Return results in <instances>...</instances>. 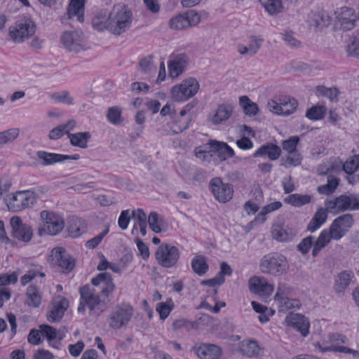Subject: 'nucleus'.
Returning a JSON list of instances; mask_svg holds the SVG:
<instances>
[{"instance_id": "obj_50", "label": "nucleus", "mask_w": 359, "mask_h": 359, "mask_svg": "<svg viewBox=\"0 0 359 359\" xmlns=\"http://www.w3.org/2000/svg\"><path fill=\"white\" fill-rule=\"evenodd\" d=\"M326 114V108L323 105H315L308 109L306 112V117L310 120L323 119Z\"/></svg>"}, {"instance_id": "obj_33", "label": "nucleus", "mask_w": 359, "mask_h": 359, "mask_svg": "<svg viewBox=\"0 0 359 359\" xmlns=\"http://www.w3.org/2000/svg\"><path fill=\"white\" fill-rule=\"evenodd\" d=\"M332 239L334 240V236L329 229L322 231L313 244L312 255L316 257L320 250L330 243Z\"/></svg>"}, {"instance_id": "obj_9", "label": "nucleus", "mask_w": 359, "mask_h": 359, "mask_svg": "<svg viewBox=\"0 0 359 359\" xmlns=\"http://www.w3.org/2000/svg\"><path fill=\"white\" fill-rule=\"evenodd\" d=\"M61 41L70 51L79 53L88 48L87 40L82 32H65L61 36Z\"/></svg>"}, {"instance_id": "obj_55", "label": "nucleus", "mask_w": 359, "mask_h": 359, "mask_svg": "<svg viewBox=\"0 0 359 359\" xmlns=\"http://www.w3.org/2000/svg\"><path fill=\"white\" fill-rule=\"evenodd\" d=\"M298 102L294 98H289L281 102L283 116H287L294 113L298 107Z\"/></svg>"}, {"instance_id": "obj_51", "label": "nucleus", "mask_w": 359, "mask_h": 359, "mask_svg": "<svg viewBox=\"0 0 359 359\" xmlns=\"http://www.w3.org/2000/svg\"><path fill=\"white\" fill-rule=\"evenodd\" d=\"M132 215L135 220V224H138L140 232L143 236L147 233V215L142 209H137L133 211Z\"/></svg>"}, {"instance_id": "obj_2", "label": "nucleus", "mask_w": 359, "mask_h": 359, "mask_svg": "<svg viewBox=\"0 0 359 359\" xmlns=\"http://www.w3.org/2000/svg\"><path fill=\"white\" fill-rule=\"evenodd\" d=\"M260 271L271 277L286 276L290 269L289 261L285 255L277 252L265 254L259 262Z\"/></svg>"}, {"instance_id": "obj_30", "label": "nucleus", "mask_w": 359, "mask_h": 359, "mask_svg": "<svg viewBox=\"0 0 359 359\" xmlns=\"http://www.w3.org/2000/svg\"><path fill=\"white\" fill-rule=\"evenodd\" d=\"M240 352L248 357H258L263 354V349L254 340H245L240 343Z\"/></svg>"}, {"instance_id": "obj_4", "label": "nucleus", "mask_w": 359, "mask_h": 359, "mask_svg": "<svg viewBox=\"0 0 359 359\" xmlns=\"http://www.w3.org/2000/svg\"><path fill=\"white\" fill-rule=\"evenodd\" d=\"M8 210L13 212L29 208L36 203V193L34 189L18 191L8 194L4 198Z\"/></svg>"}, {"instance_id": "obj_18", "label": "nucleus", "mask_w": 359, "mask_h": 359, "mask_svg": "<svg viewBox=\"0 0 359 359\" xmlns=\"http://www.w3.org/2000/svg\"><path fill=\"white\" fill-rule=\"evenodd\" d=\"M284 323L299 332L303 337L307 336L309 332L308 319L299 313H290L285 317Z\"/></svg>"}, {"instance_id": "obj_27", "label": "nucleus", "mask_w": 359, "mask_h": 359, "mask_svg": "<svg viewBox=\"0 0 359 359\" xmlns=\"http://www.w3.org/2000/svg\"><path fill=\"white\" fill-rule=\"evenodd\" d=\"M330 210L327 208L319 207L314 213L312 219L307 225V230L313 233L318 229L326 221Z\"/></svg>"}, {"instance_id": "obj_34", "label": "nucleus", "mask_w": 359, "mask_h": 359, "mask_svg": "<svg viewBox=\"0 0 359 359\" xmlns=\"http://www.w3.org/2000/svg\"><path fill=\"white\" fill-rule=\"evenodd\" d=\"M313 346L316 349H317L319 352L326 353L328 351H334L339 353H345L348 354H352L355 358H359V351L356 350H353L347 347H338L337 346H329L325 345L324 343H320V341H316L313 344Z\"/></svg>"}, {"instance_id": "obj_28", "label": "nucleus", "mask_w": 359, "mask_h": 359, "mask_svg": "<svg viewBox=\"0 0 359 359\" xmlns=\"http://www.w3.org/2000/svg\"><path fill=\"white\" fill-rule=\"evenodd\" d=\"M307 22L314 29L323 27L330 23V17L322 11H311L306 17Z\"/></svg>"}, {"instance_id": "obj_31", "label": "nucleus", "mask_w": 359, "mask_h": 359, "mask_svg": "<svg viewBox=\"0 0 359 359\" xmlns=\"http://www.w3.org/2000/svg\"><path fill=\"white\" fill-rule=\"evenodd\" d=\"M346 200V194L341 195L332 200L325 201V206L332 214H338L341 212L349 210Z\"/></svg>"}, {"instance_id": "obj_62", "label": "nucleus", "mask_w": 359, "mask_h": 359, "mask_svg": "<svg viewBox=\"0 0 359 359\" xmlns=\"http://www.w3.org/2000/svg\"><path fill=\"white\" fill-rule=\"evenodd\" d=\"M140 67L142 72H143L145 74H149L153 73L155 69V65L153 57L149 56L142 59L140 62Z\"/></svg>"}, {"instance_id": "obj_25", "label": "nucleus", "mask_w": 359, "mask_h": 359, "mask_svg": "<svg viewBox=\"0 0 359 359\" xmlns=\"http://www.w3.org/2000/svg\"><path fill=\"white\" fill-rule=\"evenodd\" d=\"M85 0H70L66 16L68 20L79 22L84 20Z\"/></svg>"}, {"instance_id": "obj_35", "label": "nucleus", "mask_w": 359, "mask_h": 359, "mask_svg": "<svg viewBox=\"0 0 359 359\" xmlns=\"http://www.w3.org/2000/svg\"><path fill=\"white\" fill-rule=\"evenodd\" d=\"M68 138L73 147L86 149L88 142L91 138V135L89 132H78L75 133H70L69 132Z\"/></svg>"}, {"instance_id": "obj_32", "label": "nucleus", "mask_w": 359, "mask_h": 359, "mask_svg": "<svg viewBox=\"0 0 359 359\" xmlns=\"http://www.w3.org/2000/svg\"><path fill=\"white\" fill-rule=\"evenodd\" d=\"M262 42V39L257 36H252L250 38V43L248 46L240 43L237 46V50L239 53V54L242 55H255L258 52V50L261 48Z\"/></svg>"}, {"instance_id": "obj_5", "label": "nucleus", "mask_w": 359, "mask_h": 359, "mask_svg": "<svg viewBox=\"0 0 359 359\" xmlns=\"http://www.w3.org/2000/svg\"><path fill=\"white\" fill-rule=\"evenodd\" d=\"M199 90L198 81L192 76L187 77L171 88L170 97L175 102H184L194 97Z\"/></svg>"}, {"instance_id": "obj_57", "label": "nucleus", "mask_w": 359, "mask_h": 359, "mask_svg": "<svg viewBox=\"0 0 359 359\" xmlns=\"http://www.w3.org/2000/svg\"><path fill=\"white\" fill-rule=\"evenodd\" d=\"M52 100L68 105L74 104V98L67 91L56 92L50 95Z\"/></svg>"}, {"instance_id": "obj_6", "label": "nucleus", "mask_w": 359, "mask_h": 359, "mask_svg": "<svg viewBox=\"0 0 359 359\" xmlns=\"http://www.w3.org/2000/svg\"><path fill=\"white\" fill-rule=\"evenodd\" d=\"M36 28V24L32 19L25 18L9 28V36L14 42L21 43L32 37Z\"/></svg>"}, {"instance_id": "obj_16", "label": "nucleus", "mask_w": 359, "mask_h": 359, "mask_svg": "<svg viewBox=\"0 0 359 359\" xmlns=\"http://www.w3.org/2000/svg\"><path fill=\"white\" fill-rule=\"evenodd\" d=\"M132 316L133 309L131 307H117L111 314L109 325L113 329H120L128 323Z\"/></svg>"}, {"instance_id": "obj_39", "label": "nucleus", "mask_w": 359, "mask_h": 359, "mask_svg": "<svg viewBox=\"0 0 359 359\" xmlns=\"http://www.w3.org/2000/svg\"><path fill=\"white\" fill-rule=\"evenodd\" d=\"M280 148L277 145L271 144L262 146L255 154L254 157L266 155L271 160H276L280 155Z\"/></svg>"}, {"instance_id": "obj_38", "label": "nucleus", "mask_w": 359, "mask_h": 359, "mask_svg": "<svg viewBox=\"0 0 359 359\" xmlns=\"http://www.w3.org/2000/svg\"><path fill=\"white\" fill-rule=\"evenodd\" d=\"M191 265L194 272L198 276L205 275L209 269L207 258L202 255H195L191 262Z\"/></svg>"}, {"instance_id": "obj_14", "label": "nucleus", "mask_w": 359, "mask_h": 359, "mask_svg": "<svg viewBox=\"0 0 359 359\" xmlns=\"http://www.w3.org/2000/svg\"><path fill=\"white\" fill-rule=\"evenodd\" d=\"M210 187L215 198L220 203L229 201L233 196V189L229 184H224L220 178H214L210 182Z\"/></svg>"}, {"instance_id": "obj_48", "label": "nucleus", "mask_w": 359, "mask_h": 359, "mask_svg": "<svg viewBox=\"0 0 359 359\" xmlns=\"http://www.w3.org/2000/svg\"><path fill=\"white\" fill-rule=\"evenodd\" d=\"M173 308L174 303L172 300L169 298L165 302L157 304L156 310L159 314L161 320H164L169 316Z\"/></svg>"}, {"instance_id": "obj_59", "label": "nucleus", "mask_w": 359, "mask_h": 359, "mask_svg": "<svg viewBox=\"0 0 359 359\" xmlns=\"http://www.w3.org/2000/svg\"><path fill=\"white\" fill-rule=\"evenodd\" d=\"M148 223L150 229L155 233L163 231L162 222L156 212H151L148 217Z\"/></svg>"}, {"instance_id": "obj_19", "label": "nucleus", "mask_w": 359, "mask_h": 359, "mask_svg": "<svg viewBox=\"0 0 359 359\" xmlns=\"http://www.w3.org/2000/svg\"><path fill=\"white\" fill-rule=\"evenodd\" d=\"M80 294L82 302L85 303L94 314L100 315L102 312L99 296L88 286L81 287Z\"/></svg>"}, {"instance_id": "obj_29", "label": "nucleus", "mask_w": 359, "mask_h": 359, "mask_svg": "<svg viewBox=\"0 0 359 359\" xmlns=\"http://www.w3.org/2000/svg\"><path fill=\"white\" fill-rule=\"evenodd\" d=\"M77 123L75 120H69L67 123L60 124L53 129L48 133V138L50 140H56L61 138L65 135H69L71 130L76 128Z\"/></svg>"}, {"instance_id": "obj_13", "label": "nucleus", "mask_w": 359, "mask_h": 359, "mask_svg": "<svg viewBox=\"0 0 359 359\" xmlns=\"http://www.w3.org/2000/svg\"><path fill=\"white\" fill-rule=\"evenodd\" d=\"M334 14L336 18L335 26L345 30L353 29L358 19L355 11L348 7H341L337 9Z\"/></svg>"}, {"instance_id": "obj_20", "label": "nucleus", "mask_w": 359, "mask_h": 359, "mask_svg": "<svg viewBox=\"0 0 359 359\" xmlns=\"http://www.w3.org/2000/svg\"><path fill=\"white\" fill-rule=\"evenodd\" d=\"M194 350L201 359H218L223 353L222 348L213 344H201L196 346Z\"/></svg>"}, {"instance_id": "obj_36", "label": "nucleus", "mask_w": 359, "mask_h": 359, "mask_svg": "<svg viewBox=\"0 0 359 359\" xmlns=\"http://www.w3.org/2000/svg\"><path fill=\"white\" fill-rule=\"evenodd\" d=\"M36 156L41 161V163L46 166L63 162L67 158V157L64 156L63 154L48 153L44 151H38Z\"/></svg>"}, {"instance_id": "obj_37", "label": "nucleus", "mask_w": 359, "mask_h": 359, "mask_svg": "<svg viewBox=\"0 0 359 359\" xmlns=\"http://www.w3.org/2000/svg\"><path fill=\"white\" fill-rule=\"evenodd\" d=\"M238 103L243 113L248 116H255L259 113L257 104L252 102L247 95L239 97Z\"/></svg>"}, {"instance_id": "obj_44", "label": "nucleus", "mask_w": 359, "mask_h": 359, "mask_svg": "<svg viewBox=\"0 0 359 359\" xmlns=\"http://www.w3.org/2000/svg\"><path fill=\"white\" fill-rule=\"evenodd\" d=\"M312 200V198L311 196L308 194H290L285 199V201L287 204L291 205L294 207H301L302 205L309 204L311 203Z\"/></svg>"}, {"instance_id": "obj_45", "label": "nucleus", "mask_w": 359, "mask_h": 359, "mask_svg": "<svg viewBox=\"0 0 359 359\" xmlns=\"http://www.w3.org/2000/svg\"><path fill=\"white\" fill-rule=\"evenodd\" d=\"M27 304L30 306L38 307L41 303V296L39 289L30 285L27 290Z\"/></svg>"}, {"instance_id": "obj_1", "label": "nucleus", "mask_w": 359, "mask_h": 359, "mask_svg": "<svg viewBox=\"0 0 359 359\" xmlns=\"http://www.w3.org/2000/svg\"><path fill=\"white\" fill-rule=\"evenodd\" d=\"M132 22L130 10L125 6L116 5L111 11L106 9L97 11L92 19V25L97 31L107 30L114 35L120 36L130 29Z\"/></svg>"}, {"instance_id": "obj_54", "label": "nucleus", "mask_w": 359, "mask_h": 359, "mask_svg": "<svg viewBox=\"0 0 359 359\" xmlns=\"http://www.w3.org/2000/svg\"><path fill=\"white\" fill-rule=\"evenodd\" d=\"M169 27L174 30H181L188 27L184 14H179L169 20Z\"/></svg>"}, {"instance_id": "obj_63", "label": "nucleus", "mask_w": 359, "mask_h": 359, "mask_svg": "<svg viewBox=\"0 0 359 359\" xmlns=\"http://www.w3.org/2000/svg\"><path fill=\"white\" fill-rule=\"evenodd\" d=\"M18 275L16 272L11 274L4 273L0 275V287H6L7 285L15 283L18 281Z\"/></svg>"}, {"instance_id": "obj_52", "label": "nucleus", "mask_w": 359, "mask_h": 359, "mask_svg": "<svg viewBox=\"0 0 359 359\" xmlns=\"http://www.w3.org/2000/svg\"><path fill=\"white\" fill-rule=\"evenodd\" d=\"M259 1L270 15L280 13L283 8L281 0H259Z\"/></svg>"}, {"instance_id": "obj_53", "label": "nucleus", "mask_w": 359, "mask_h": 359, "mask_svg": "<svg viewBox=\"0 0 359 359\" xmlns=\"http://www.w3.org/2000/svg\"><path fill=\"white\" fill-rule=\"evenodd\" d=\"M198 320L201 325L205 326L211 331L218 330L220 325V322L218 319L208 314L202 315L199 318Z\"/></svg>"}, {"instance_id": "obj_22", "label": "nucleus", "mask_w": 359, "mask_h": 359, "mask_svg": "<svg viewBox=\"0 0 359 359\" xmlns=\"http://www.w3.org/2000/svg\"><path fill=\"white\" fill-rule=\"evenodd\" d=\"M69 306L68 300L61 296L55 297L53 302V307L48 313L47 318L50 322H56L61 319Z\"/></svg>"}, {"instance_id": "obj_24", "label": "nucleus", "mask_w": 359, "mask_h": 359, "mask_svg": "<svg viewBox=\"0 0 359 359\" xmlns=\"http://www.w3.org/2000/svg\"><path fill=\"white\" fill-rule=\"evenodd\" d=\"M205 147H209L212 151L215 152L220 161H226L229 158L235 156L233 149L226 143L217 140H210Z\"/></svg>"}, {"instance_id": "obj_23", "label": "nucleus", "mask_w": 359, "mask_h": 359, "mask_svg": "<svg viewBox=\"0 0 359 359\" xmlns=\"http://www.w3.org/2000/svg\"><path fill=\"white\" fill-rule=\"evenodd\" d=\"M233 111V107L231 104H222L208 116V119L213 125H219L227 121L231 116Z\"/></svg>"}, {"instance_id": "obj_7", "label": "nucleus", "mask_w": 359, "mask_h": 359, "mask_svg": "<svg viewBox=\"0 0 359 359\" xmlns=\"http://www.w3.org/2000/svg\"><path fill=\"white\" fill-rule=\"evenodd\" d=\"M291 292L292 288L285 283H280L278 285L273 297V302L280 311L300 307L301 304L299 300L289 297Z\"/></svg>"}, {"instance_id": "obj_8", "label": "nucleus", "mask_w": 359, "mask_h": 359, "mask_svg": "<svg viewBox=\"0 0 359 359\" xmlns=\"http://www.w3.org/2000/svg\"><path fill=\"white\" fill-rule=\"evenodd\" d=\"M155 257L161 266L170 268L177 264L180 259V251L174 245L163 243L156 249Z\"/></svg>"}, {"instance_id": "obj_12", "label": "nucleus", "mask_w": 359, "mask_h": 359, "mask_svg": "<svg viewBox=\"0 0 359 359\" xmlns=\"http://www.w3.org/2000/svg\"><path fill=\"white\" fill-rule=\"evenodd\" d=\"M49 260L67 272L72 271L75 266V260L67 252L65 248L61 246L55 247L51 250Z\"/></svg>"}, {"instance_id": "obj_15", "label": "nucleus", "mask_w": 359, "mask_h": 359, "mask_svg": "<svg viewBox=\"0 0 359 359\" xmlns=\"http://www.w3.org/2000/svg\"><path fill=\"white\" fill-rule=\"evenodd\" d=\"M297 234V231L294 228L285 225L283 222H277L272 224L271 229V238L280 243H286L292 241Z\"/></svg>"}, {"instance_id": "obj_58", "label": "nucleus", "mask_w": 359, "mask_h": 359, "mask_svg": "<svg viewBox=\"0 0 359 359\" xmlns=\"http://www.w3.org/2000/svg\"><path fill=\"white\" fill-rule=\"evenodd\" d=\"M343 169L348 175L357 171L359 169V154L347 159L343 165Z\"/></svg>"}, {"instance_id": "obj_21", "label": "nucleus", "mask_w": 359, "mask_h": 359, "mask_svg": "<svg viewBox=\"0 0 359 359\" xmlns=\"http://www.w3.org/2000/svg\"><path fill=\"white\" fill-rule=\"evenodd\" d=\"M188 65V57L184 54L175 56L168 62V76L172 79L180 77L185 71Z\"/></svg>"}, {"instance_id": "obj_41", "label": "nucleus", "mask_w": 359, "mask_h": 359, "mask_svg": "<svg viewBox=\"0 0 359 359\" xmlns=\"http://www.w3.org/2000/svg\"><path fill=\"white\" fill-rule=\"evenodd\" d=\"M282 207V203L280 201H275L264 205L261 211L255 217L254 222L256 223L263 224L266 220V215L273 212Z\"/></svg>"}, {"instance_id": "obj_3", "label": "nucleus", "mask_w": 359, "mask_h": 359, "mask_svg": "<svg viewBox=\"0 0 359 359\" xmlns=\"http://www.w3.org/2000/svg\"><path fill=\"white\" fill-rule=\"evenodd\" d=\"M65 228V221L62 216L50 210H43L39 214L38 234L56 236Z\"/></svg>"}, {"instance_id": "obj_26", "label": "nucleus", "mask_w": 359, "mask_h": 359, "mask_svg": "<svg viewBox=\"0 0 359 359\" xmlns=\"http://www.w3.org/2000/svg\"><path fill=\"white\" fill-rule=\"evenodd\" d=\"M189 121V118L175 117L171 123L163 126L162 130L165 134L168 135L179 134L188 128Z\"/></svg>"}, {"instance_id": "obj_56", "label": "nucleus", "mask_w": 359, "mask_h": 359, "mask_svg": "<svg viewBox=\"0 0 359 359\" xmlns=\"http://www.w3.org/2000/svg\"><path fill=\"white\" fill-rule=\"evenodd\" d=\"M302 157L298 152L289 153L288 156L282 158V165L285 168L297 166L301 164Z\"/></svg>"}, {"instance_id": "obj_10", "label": "nucleus", "mask_w": 359, "mask_h": 359, "mask_svg": "<svg viewBox=\"0 0 359 359\" xmlns=\"http://www.w3.org/2000/svg\"><path fill=\"white\" fill-rule=\"evenodd\" d=\"M11 236L24 243L29 242L33 237V230L30 225L24 223L19 216H13L10 219Z\"/></svg>"}, {"instance_id": "obj_17", "label": "nucleus", "mask_w": 359, "mask_h": 359, "mask_svg": "<svg viewBox=\"0 0 359 359\" xmlns=\"http://www.w3.org/2000/svg\"><path fill=\"white\" fill-rule=\"evenodd\" d=\"M250 290L260 296L269 297L274 290V286L264 277L253 276L248 281Z\"/></svg>"}, {"instance_id": "obj_47", "label": "nucleus", "mask_w": 359, "mask_h": 359, "mask_svg": "<svg viewBox=\"0 0 359 359\" xmlns=\"http://www.w3.org/2000/svg\"><path fill=\"white\" fill-rule=\"evenodd\" d=\"M107 120L114 125H120L123 122L122 109L118 106L111 107L107 111Z\"/></svg>"}, {"instance_id": "obj_43", "label": "nucleus", "mask_w": 359, "mask_h": 359, "mask_svg": "<svg viewBox=\"0 0 359 359\" xmlns=\"http://www.w3.org/2000/svg\"><path fill=\"white\" fill-rule=\"evenodd\" d=\"M67 229L71 236L78 237L85 231L86 224L79 218L72 217L69 221Z\"/></svg>"}, {"instance_id": "obj_61", "label": "nucleus", "mask_w": 359, "mask_h": 359, "mask_svg": "<svg viewBox=\"0 0 359 359\" xmlns=\"http://www.w3.org/2000/svg\"><path fill=\"white\" fill-rule=\"evenodd\" d=\"M172 327L174 330H179L182 327H185L190 330L197 329L198 325L195 322H191L184 318H179L173 321Z\"/></svg>"}, {"instance_id": "obj_60", "label": "nucleus", "mask_w": 359, "mask_h": 359, "mask_svg": "<svg viewBox=\"0 0 359 359\" xmlns=\"http://www.w3.org/2000/svg\"><path fill=\"white\" fill-rule=\"evenodd\" d=\"M40 332H41L42 337L46 338L49 342L53 340H57V330L50 325H40Z\"/></svg>"}, {"instance_id": "obj_42", "label": "nucleus", "mask_w": 359, "mask_h": 359, "mask_svg": "<svg viewBox=\"0 0 359 359\" xmlns=\"http://www.w3.org/2000/svg\"><path fill=\"white\" fill-rule=\"evenodd\" d=\"M351 273L344 271L339 273L335 280L334 290L338 294H343L351 280Z\"/></svg>"}, {"instance_id": "obj_64", "label": "nucleus", "mask_w": 359, "mask_h": 359, "mask_svg": "<svg viewBox=\"0 0 359 359\" xmlns=\"http://www.w3.org/2000/svg\"><path fill=\"white\" fill-rule=\"evenodd\" d=\"M284 41L290 46L297 47L300 45V41L295 37L294 34L290 29H285L282 34Z\"/></svg>"}, {"instance_id": "obj_40", "label": "nucleus", "mask_w": 359, "mask_h": 359, "mask_svg": "<svg viewBox=\"0 0 359 359\" xmlns=\"http://www.w3.org/2000/svg\"><path fill=\"white\" fill-rule=\"evenodd\" d=\"M251 304L253 309L257 313H259L258 318L262 323H267L269 320V318L275 314L274 309L268 308L257 302L252 301Z\"/></svg>"}, {"instance_id": "obj_49", "label": "nucleus", "mask_w": 359, "mask_h": 359, "mask_svg": "<svg viewBox=\"0 0 359 359\" xmlns=\"http://www.w3.org/2000/svg\"><path fill=\"white\" fill-rule=\"evenodd\" d=\"M345 50L348 57L359 60V39L357 37L351 38L346 46Z\"/></svg>"}, {"instance_id": "obj_11", "label": "nucleus", "mask_w": 359, "mask_h": 359, "mask_svg": "<svg viewBox=\"0 0 359 359\" xmlns=\"http://www.w3.org/2000/svg\"><path fill=\"white\" fill-rule=\"evenodd\" d=\"M354 224V219L351 214H344L333 220L329 229L334 236L335 241L343 238Z\"/></svg>"}, {"instance_id": "obj_46", "label": "nucleus", "mask_w": 359, "mask_h": 359, "mask_svg": "<svg viewBox=\"0 0 359 359\" xmlns=\"http://www.w3.org/2000/svg\"><path fill=\"white\" fill-rule=\"evenodd\" d=\"M20 134V129L17 128H11L0 132V149L4 145L15 141Z\"/></svg>"}]
</instances>
